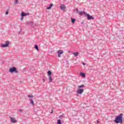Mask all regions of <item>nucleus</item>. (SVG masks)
Listing matches in <instances>:
<instances>
[{
	"mask_svg": "<svg viewBox=\"0 0 124 124\" xmlns=\"http://www.w3.org/2000/svg\"><path fill=\"white\" fill-rule=\"evenodd\" d=\"M123 113L117 116L114 121V123H115V124H123Z\"/></svg>",
	"mask_w": 124,
	"mask_h": 124,
	"instance_id": "nucleus-1",
	"label": "nucleus"
},
{
	"mask_svg": "<svg viewBox=\"0 0 124 124\" xmlns=\"http://www.w3.org/2000/svg\"><path fill=\"white\" fill-rule=\"evenodd\" d=\"M9 71L10 73H18V70H17V68L15 67L10 68L9 69Z\"/></svg>",
	"mask_w": 124,
	"mask_h": 124,
	"instance_id": "nucleus-2",
	"label": "nucleus"
},
{
	"mask_svg": "<svg viewBox=\"0 0 124 124\" xmlns=\"http://www.w3.org/2000/svg\"><path fill=\"white\" fill-rule=\"evenodd\" d=\"M28 97H29V98L30 100L31 104H32V106H34V103L33 102V100L32 99V98H33V95H28Z\"/></svg>",
	"mask_w": 124,
	"mask_h": 124,
	"instance_id": "nucleus-3",
	"label": "nucleus"
},
{
	"mask_svg": "<svg viewBox=\"0 0 124 124\" xmlns=\"http://www.w3.org/2000/svg\"><path fill=\"white\" fill-rule=\"evenodd\" d=\"M9 41H7L5 42V44H2L1 45V47H2V48H6V47H8V46H9Z\"/></svg>",
	"mask_w": 124,
	"mask_h": 124,
	"instance_id": "nucleus-4",
	"label": "nucleus"
},
{
	"mask_svg": "<svg viewBox=\"0 0 124 124\" xmlns=\"http://www.w3.org/2000/svg\"><path fill=\"white\" fill-rule=\"evenodd\" d=\"M9 118L12 124H16V123H17V120H16L15 118L11 117V116H10Z\"/></svg>",
	"mask_w": 124,
	"mask_h": 124,
	"instance_id": "nucleus-5",
	"label": "nucleus"
},
{
	"mask_svg": "<svg viewBox=\"0 0 124 124\" xmlns=\"http://www.w3.org/2000/svg\"><path fill=\"white\" fill-rule=\"evenodd\" d=\"M85 16H87L88 20H93V19H94V18L93 16H90L87 13L85 15Z\"/></svg>",
	"mask_w": 124,
	"mask_h": 124,
	"instance_id": "nucleus-6",
	"label": "nucleus"
},
{
	"mask_svg": "<svg viewBox=\"0 0 124 124\" xmlns=\"http://www.w3.org/2000/svg\"><path fill=\"white\" fill-rule=\"evenodd\" d=\"M77 93H78V94H82L83 93H84V89H80L77 90Z\"/></svg>",
	"mask_w": 124,
	"mask_h": 124,
	"instance_id": "nucleus-7",
	"label": "nucleus"
},
{
	"mask_svg": "<svg viewBox=\"0 0 124 124\" xmlns=\"http://www.w3.org/2000/svg\"><path fill=\"white\" fill-rule=\"evenodd\" d=\"M57 53H58V57L60 58L62 54H63V51L62 50H59Z\"/></svg>",
	"mask_w": 124,
	"mask_h": 124,
	"instance_id": "nucleus-8",
	"label": "nucleus"
},
{
	"mask_svg": "<svg viewBox=\"0 0 124 124\" xmlns=\"http://www.w3.org/2000/svg\"><path fill=\"white\" fill-rule=\"evenodd\" d=\"M79 13V15L81 16L83 15V14H84V15H86V14H87V12H78Z\"/></svg>",
	"mask_w": 124,
	"mask_h": 124,
	"instance_id": "nucleus-9",
	"label": "nucleus"
},
{
	"mask_svg": "<svg viewBox=\"0 0 124 124\" xmlns=\"http://www.w3.org/2000/svg\"><path fill=\"white\" fill-rule=\"evenodd\" d=\"M28 15H29V13H24V12L21 13L22 17H25V16H27Z\"/></svg>",
	"mask_w": 124,
	"mask_h": 124,
	"instance_id": "nucleus-10",
	"label": "nucleus"
},
{
	"mask_svg": "<svg viewBox=\"0 0 124 124\" xmlns=\"http://www.w3.org/2000/svg\"><path fill=\"white\" fill-rule=\"evenodd\" d=\"M60 8L62 10H64V9H65V6H64V5H62L60 6Z\"/></svg>",
	"mask_w": 124,
	"mask_h": 124,
	"instance_id": "nucleus-11",
	"label": "nucleus"
},
{
	"mask_svg": "<svg viewBox=\"0 0 124 124\" xmlns=\"http://www.w3.org/2000/svg\"><path fill=\"white\" fill-rule=\"evenodd\" d=\"M53 5H54L53 4H50L49 6L46 8V9H51Z\"/></svg>",
	"mask_w": 124,
	"mask_h": 124,
	"instance_id": "nucleus-12",
	"label": "nucleus"
},
{
	"mask_svg": "<svg viewBox=\"0 0 124 124\" xmlns=\"http://www.w3.org/2000/svg\"><path fill=\"white\" fill-rule=\"evenodd\" d=\"M49 77V82L51 83V82H52L53 81V78H52V77H51V76H48Z\"/></svg>",
	"mask_w": 124,
	"mask_h": 124,
	"instance_id": "nucleus-13",
	"label": "nucleus"
},
{
	"mask_svg": "<svg viewBox=\"0 0 124 124\" xmlns=\"http://www.w3.org/2000/svg\"><path fill=\"white\" fill-rule=\"evenodd\" d=\"M80 75H81L82 77H86V75L84 73H80Z\"/></svg>",
	"mask_w": 124,
	"mask_h": 124,
	"instance_id": "nucleus-14",
	"label": "nucleus"
},
{
	"mask_svg": "<svg viewBox=\"0 0 124 124\" xmlns=\"http://www.w3.org/2000/svg\"><path fill=\"white\" fill-rule=\"evenodd\" d=\"M74 55L75 57H78V55H79V53L78 52H74Z\"/></svg>",
	"mask_w": 124,
	"mask_h": 124,
	"instance_id": "nucleus-15",
	"label": "nucleus"
},
{
	"mask_svg": "<svg viewBox=\"0 0 124 124\" xmlns=\"http://www.w3.org/2000/svg\"><path fill=\"white\" fill-rule=\"evenodd\" d=\"M47 73L48 76H51V75H52V72H51V71H48Z\"/></svg>",
	"mask_w": 124,
	"mask_h": 124,
	"instance_id": "nucleus-16",
	"label": "nucleus"
},
{
	"mask_svg": "<svg viewBox=\"0 0 124 124\" xmlns=\"http://www.w3.org/2000/svg\"><path fill=\"white\" fill-rule=\"evenodd\" d=\"M34 48H36V49L37 51H39V49L38 48V46L37 45H35Z\"/></svg>",
	"mask_w": 124,
	"mask_h": 124,
	"instance_id": "nucleus-17",
	"label": "nucleus"
},
{
	"mask_svg": "<svg viewBox=\"0 0 124 124\" xmlns=\"http://www.w3.org/2000/svg\"><path fill=\"white\" fill-rule=\"evenodd\" d=\"M75 21H76V19H75V18H72L71 19V22L73 23H75Z\"/></svg>",
	"mask_w": 124,
	"mask_h": 124,
	"instance_id": "nucleus-18",
	"label": "nucleus"
},
{
	"mask_svg": "<svg viewBox=\"0 0 124 124\" xmlns=\"http://www.w3.org/2000/svg\"><path fill=\"white\" fill-rule=\"evenodd\" d=\"M57 124H62V121H61V120L58 119L57 120Z\"/></svg>",
	"mask_w": 124,
	"mask_h": 124,
	"instance_id": "nucleus-19",
	"label": "nucleus"
},
{
	"mask_svg": "<svg viewBox=\"0 0 124 124\" xmlns=\"http://www.w3.org/2000/svg\"><path fill=\"white\" fill-rule=\"evenodd\" d=\"M84 84H82V85H79V86H78V88H79V89H81V88H84Z\"/></svg>",
	"mask_w": 124,
	"mask_h": 124,
	"instance_id": "nucleus-20",
	"label": "nucleus"
},
{
	"mask_svg": "<svg viewBox=\"0 0 124 124\" xmlns=\"http://www.w3.org/2000/svg\"><path fill=\"white\" fill-rule=\"evenodd\" d=\"M15 4H18V0H15Z\"/></svg>",
	"mask_w": 124,
	"mask_h": 124,
	"instance_id": "nucleus-21",
	"label": "nucleus"
},
{
	"mask_svg": "<svg viewBox=\"0 0 124 124\" xmlns=\"http://www.w3.org/2000/svg\"><path fill=\"white\" fill-rule=\"evenodd\" d=\"M46 80V78H44V77L43 78V82H45Z\"/></svg>",
	"mask_w": 124,
	"mask_h": 124,
	"instance_id": "nucleus-22",
	"label": "nucleus"
},
{
	"mask_svg": "<svg viewBox=\"0 0 124 124\" xmlns=\"http://www.w3.org/2000/svg\"><path fill=\"white\" fill-rule=\"evenodd\" d=\"M19 112H23V109H19Z\"/></svg>",
	"mask_w": 124,
	"mask_h": 124,
	"instance_id": "nucleus-23",
	"label": "nucleus"
},
{
	"mask_svg": "<svg viewBox=\"0 0 124 124\" xmlns=\"http://www.w3.org/2000/svg\"><path fill=\"white\" fill-rule=\"evenodd\" d=\"M53 112H54V109H52L51 114L53 113Z\"/></svg>",
	"mask_w": 124,
	"mask_h": 124,
	"instance_id": "nucleus-24",
	"label": "nucleus"
},
{
	"mask_svg": "<svg viewBox=\"0 0 124 124\" xmlns=\"http://www.w3.org/2000/svg\"><path fill=\"white\" fill-rule=\"evenodd\" d=\"M5 14L6 15H8V12H6Z\"/></svg>",
	"mask_w": 124,
	"mask_h": 124,
	"instance_id": "nucleus-25",
	"label": "nucleus"
},
{
	"mask_svg": "<svg viewBox=\"0 0 124 124\" xmlns=\"http://www.w3.org/2000/svg\"><path fill=\"white\" fill-rule=\"evenodd\" d=\"M23 19H24V17H23V16H21V21H22L23 20Z\"/></svg>",
	"mask_w": 124,
	"mask_h": 124,
	"instance_id": "nucleus-26",
	"label": "nucleus"
},
{
	"mask_svg": "<svg viewBox=\"0 0 124 124\" xmlns=\"http://www.w3.org/2000/svg\"><path fill=\"white\" fill-rule=\"evenodd\" d=\"M83 65H86V63L83 62Z\"/></svg>",
	"mask_w": 124,
	"mask_h": 124,
	"instance_id": "nucleus-27",
	"label": "nucleus"
},
{
	"mask_svg": "<svg viewBox=\"0 0 124 124\" xmlns=\"http://www.w3.org/2000/svg\"><path fill=\"white\" fill-rule=\"evenodd\" d=\"M59 117H60V118H62V115H60Z\"/></svg>",
	"mask_w": 124,
	"mask_h": 124,
	"instance_id": "nucleus-28",
	"label": "nucleus"
},
{
	"mask_svg": "<svg viewBox=\"0 0 124 124\" xmlns=\"http://www.w3.org/2000/svg\"><path fill=\"white\" fill-rule=\"evenodd\" d=\"M97 124H99V121H98V120H97Z\"/></svg>",
	"mask_w": 124,
	"mask_h": 124,
	"instance_id": "nucleus-29",
	"label": "nucleus"
},
{
	"mask_svg": "<svg viewBox=\"0 0 124 124\" xmlns=\"http://www.w3.org/2000/svg\"><path fill=\"white\" fill-rule=\"evenodd\" d=\"M77 11H78V9H77Z\"/></svg>",
	"mask_w": 124,
	"mask_h": 124,
	"instance_id": "nucleus-30",
	"label": "nucleus"
}]
</instances>
